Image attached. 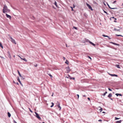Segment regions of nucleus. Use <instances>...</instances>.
I'll return each mask as SVG.
<instances>
[{"instance_id": "7ed1b4c3", "label": "nucleus", "mask_w": 123, "mask_h": 123, "mask_svg": "<svg viewBox=\"0 0 123 123\" xmlns=\"http://www.w3.org/2000/svg\"><path fill=\"white\" fill-rule=\"evenodd\" d=\"M10 39H11V41L14 43L15 44H16V43L15 41V40L13 39L11 37H10Z\"/></svg>"}, {"instance_id": "1a4fd4ad", "label": "nucleus", "mask_w": 123, "mask_h": 123, "mask_svg": "<svg viewBox=\"0 0 123 123\" xmlns=\"http://www.w3.org/2000/svg\"><path fill=\"white\" fill-rule=\"evenodd\" d=\"M6 15L7 18H9L10 19H11V17L10 16L8 15L7 13H6Z\"/></svg>"}, {"instance_id": "c756f323", "label": "nucleus", "mask_w": 123, "mask_h": 123, "mask_svg": "<svg viewBox=\"0 0 123 123\" xmlns=\"http://www.w3.org/2000/svg\"><path fill=\"white\" fill-rule=\"evenodd\" d=\"M116 36H121V37H123L121 35H117V34H116Z\"/></svg>"}, {"instance_id": "aec40b11", "label": "nucleus", "mask_w": 123, "mask_h": 123, "mask_svg": "<svg viewBox=\"0 0 123 123\" xmlns=\"http://www.w3.org/2000/svg\"><path fill=\"white\" fill-rule=\"evenodd\" d=\"M109 74L111 76H116V77H117V75H116V74Z\"/></svg>"}, {"instance_id": "49530a36", "label": "nucleus", "mask_w": 123, "mask_h": 123, "mask_svg": "<svg viewBox=\"0 0 123 123\" xmlns=\"http://www.w3.org/2000/svg\"><path fill=\"white\" fill-rule=\"evenodd\" d=\"M63 58L64 60H65V58L64 57H63Z\"/></svg>"}, {"instance_id": "dca6fc26", "label": "nucleus", "mask_w": 123, "mask_h": 123, "mask_svg": "<svg viewBox=\"0 0 123 123\" xmlns=\"http://www.w3.org/2000/svg\"><path fill=\"white\" fill-rule=\"evenodd\" d=\"M68 78L70 80L73 79L74 80L75 79V77H66Z\"/></svg>"}, {"instance_id": "cd10ccee", "label": "nucleus", "mask_w": 123, "mask_h": 123, "mask_svg": "<svg viewBox=\"0 0 123 123\" xmlns=\"http://www.w3.org/2000/svg\"><path fill=\"white\" fill-rule=\"evenodd\" d=\"M21 58L23 59V60H24L26 62L27 61V60L25 58H24V59H22Z\"/></svg>"}, {"instance_id": "09e8293b", "label": "nucleus", "mask_w": 123, "mask_h": 123, "mask_svg": "<svg viewBox=\"0 0 123 123\" xmlns=\"http://www.w3.org/2000/svg\"><path fill=\"white\" fill-rule=\"evenodd\" d=\"M54 93H53L51 95L52 96H53V95Z\"/></svg>"}, {"instance_id": "680f3d73", "label": "nucleus", "mask_w": 123, "mask_h": 123, "mask_svg": "<svg viewBox=\"0 0 123 123\" xmlns=\"http://www.w3.org/2000/svg\"><path fill=\"white\" fill-rule=\"evenodd\" d=\"M52 77H51V79H52Z\"/></svg>"}, {"instance_id": "e2e57ef3", "label": "nucleus", "mask_w": 123, "mask_h": 123, "mask_svg": "<svg viewBox=\"0 0 123 123\" xmlns=\"http://www.w3.org/2000/svg\"><path fill=\"white\" fill-rule=\"evenodd\" d=\"M15 111V112L16 113V112Z\"/></svg>"}, {"instance_id": "58836bf2", "label": "nucleus", "mask_w": 123, "mask_h": 123, "mask_svg": "<svg viewBox=\"0 0 123 123\" xmlns=\"http://www.w3.org/2000/svg\"><path fill=\"white\" fill-rule=\"evenodd\" d=\"M102 120L101 119H99L98 120V121L99 122H101Z\"/></svg>"}, {"instance_id": "13d9d810", "label": "nucleus", "mask_w": 123, "mask_h": 123, "mask_svg": "<svg viewBox=\"0 0 123 123\" xmlns=\"http://www.w3.org/2000/svg\"><path fill=\"white\" fill-rule=\"evenodd\" d=\"M109 39H110L111 38L109 37V38H108Z\"/></svg>"}, {"instance_id": "473e14b6", "label": "nucleus", "mask_w": 123, "mask_h": 123, "mask_svg": "<svg viewBox=\"0 0 123 123\" xmlns=\"http://www.w3.org/2000/svg\"><path fill=\"white\" fill-rule=\"evenodd\" d=\"M108 89L109 90V91H112V90L111 89H110L109 88H108Z\"/></svg>"}, {"instance_id": "6e6d98bb", "label": "nucleus", "mask_w": 123, "mask_h": 123, "mask_svg": "<svg viewBox=\"0 0 123 123\" xmlns=\"http://www.w3.org/2000/svg\"><path fill=\"white\" fill-rule=\"evenodd\" d=\"M71 7V9L73 8V7Z\"/></svg>"}, {"instance_id": "a18cd8bd", "label": "nucleus", "mask_w": 123, "mask_h": 123, "mask_svg": "<svg viewBox=\"0 0 123 123\" xmlns=\"http://www.w3.org/2000/svg\"><path fill=\"white\" fill-rule=\"evenodd\" d=\"M49 76L50 77H52V75L51 74H49Z\"/></svg>"}, {"instance_id": "f8f14e48", "label": "nucleus", "mask_w": 123, "mask_h": 123, "mask_svg": "<svg viewBox=\"0 0 123 123\" xmlns=\"http://www.w3.org/2000/svg\"><path fill=\"white\" fill-rule=\"evenodd\" d=\"M8 56L9 58H10V59H11V56L10 55V52H8Z\"/></svg>"}, {"instance_id": "6e6552de", "label": "nucleus", "mask_w": 123, "mask_h": 123, "mask_svg": "<svg viewBox=\"0 0 123 123\" xmlns=\"http://www.w3.org/2000/svg\"><path fill=\"white\" fill-rule=\"evenodd\" d=\"M81 83H83L84 82H88V80L86 81L85 80H81Z\"/></svg>"}, {"instance_id": "0eeeda50", "label": "nucleus", "mask_w": 123, "mask_h": 123, "mask_svg": "<svg viewBox=\"0 0 123 123\" xmlns=\"http://www.w3.org/2000/svg\"><path fill=\"white\" fill-rule=\"evenodd\" d=\"M57 102L58 103V105H57V107L59 108V110L60 111L61 109V107L60 106V103L58 102V101Z\"/></svg>"}, {"instance_id": "ddd939ff", "label": "nucleus", "mask_w": 123, "mask_h": 123, "mask_svg": "<svg viewBox=\"0 0 123 123\" xmlns=\"http://www.w3.org/2000/svg\"><path fill=\"white\" fill-rule=\"evenodd\" d=\"M13 83L15 84H16L17 85H19V83L17 82V81H16V82H15L14 80H13Z\"/></svg>"}, {"instance_id": "2f4dec72", "label": "nucleus", "mask_w": 123, "mask_h": 123, "mask_svg": "<svg viewBox=\"0 0 123 123\" xmlns=\"http://www.w3.org/2000/svg\"><path fill=\"white\" fill-rule=\"evenodd\" d=\"M76 95L77 96L78 99L79 98V94H77Z\"/></svg>"}, {"instance_id": "393cba45", "label": "nucleus", "mask_w": 123, "mask_h": 123, "mask_svg": "<svg viewBox=\"0 0 123 123\" xmlns=\"http://www.w3.org/2000/svg\"><path fill=\"white\" fill-rule=\"evenodd\" d=\"M116 66L118 68H120L119 65H116Z\"/></svg>"}, {"instance_id": "4be33fe9", "label": "nucleus", "mask_w": 123, "mask_h": 123, "mask_svg": "<svg viewBox=\"0 0 123 123\" xmlns=\"http://www.w3.org/2000/svg\"><path fill=\"white\" fill-rule=\"evenodd\" d=\"M99 108H100V109L99 110L100 112H101L103 110V109L100 107L99 106Z\"/></svg>"}, {"instance_id": "5701e85b", "label": "nucleus", "mask_w": 123, "mask_h": 123, "mask_svg": "<svg viewBox=\"0 0 123 123\" xmlns=\"http://www.w3.org/2000/svg\"><path fill=\"white\" fill-rule=\"evenodd\" d=\"M67 64H69V62L67 60H66V61L65 62Z\"/></svg>"}, {"instance_id": "9b49d317", "label": "nucleus", "mask_w": 123, "mask_h": 123, "mask_svg": "<svg viewBox=\"0 0 123 123\" xmlns=\"http://www.w3.org/2000/svg\"><path fill=\"white\" fill-rule=\"evenodd\" d=\"M115 95H116L117 96H122V94H119L118 93H116L115 94Z\"/></svg>"}, {"instance_id": "37998d69", "label": "nucleus", "mask_w": 123, "mask_h": 123, "mask_svg": "<svg viewBox=\"0 0 123 123\" xmlns=\"http://www.w3.org/2000/svg\"><path fill=\"white\" fill-rule=\"evenodd\" d=\"M86 96L85 95H84L83 96V97H85Z\"/></svg>"}, {"instance_id": "052dcab7", "label": "nucleus", "mask_w": 123, "mask_h": 123, "mask_svg": "<svg viewBox=\"0 0 123 123\" xmlns=\"http://www.w3.org/2000/svg\"><path fill=\"white\" fill-rule=\"evenodd\" d=\"M118 28H120L119 27H117Z\"/></svg>"}, {"instance_id": "423d86ee", "label": "nucleus", "mask_w": 123, "mask_h": 123, "mask_svg": "<svg viewBox=\"0 0 123 123\" xmlns=\"http://www.w3.org/2000/svg\"><path fill=\"white\" fill-rule=\"evenodd\" d=\"M17 80L18 81L19 83L20 84V85L22 86H23V85L21 83V81H20V80L19 77H18V78L17 79Z\"/></svg>"}, {"instance_id": "9d476101", "label": "nucleus", "mask_w": 123, "mask_h": 123, "mask_svg": "<svg viewBox=\"0 0 123 123\" xmlns=\"http://www.w3.org/2000/svg\"><path fill=\"white\" fill-rule=\"evenodd\" d=\"M112 96V95L111 93L109 94V95L107 97L109 98H110Z\"/></svg>"}, {"instance_id": "c03bdc74", "label": "nucleus", "mask_w": 123, "mask_h": 123, "mask_svg": "<svg viewBox=\"0 0 123 123\" xmlns=\"http://www.w3.org/2000/svg\"><path fill=\"white\" fill-rule=\"evenodd\" d=\"M116 2V0H115L114 2H113V3H115Z\"/></svg>"}, {"instance_id": "f03ea898", "label": "nucleus", "mask_w": 123, "mask_h": 123, "mask_svg": "<svg viewBox=\"0 0 123 123\" xmlns=\"http://www.w3.org/2000/svg\"><path fill=\"white\" fill-rule=\"evenodd\" d=\"M36 115V117L39 120H41V117H40L39 114L36 112H35Z\"/></svg>"}, {"instance_id": "72a5a7b5", "label": "nucleus", "mask_w": 123, "mask_h": 123, "mask_svg": "<svg viewBox=\"0 0 123 123\" xmlns=\"http://www.w3.org/2000/svg\"><path fill=\"white\" fill-rule=\"evenodd\" d=\"M13 122L14 123H17V122L14 120H13Z\"/></svg>"}, {"instance_id": "2eb2a0df", "label": "nucleus", "mask_w": 123, "mask_h": 123, "mask_svg": "<svg viewBox=\"0 0 123 123\" xmlns=\"http://www.w3.org/2000/svg\"><path fill=\"white\" fill-rule=\"evenodd\" d=\"M122 121L121 120L116 121L115 123H121Z\"/></svg>"}, {"instance_id": "603ef678", "label": "nucleus", "mask_w": 123, "mask_h": 123, "mask_svg": "<svg viewBox=\"0 0 123 123\" xmlns=\"http://www.w3.org/2000/svg\"><path fill=\"white\" fill-rule=\"evenodd\" d=\"M105 112L104 111H103L102 112L103 113H105Z\"/></svg>"}, {"instance_id": "c85d7f7f", "label": "nucleus", "mask_w": 123, "mask_h": 123, "mask_svg": "<svg viewBox=\"0 0 123 123\" xmlns=\"http://www.w3.org/2000/svg\"><path fill=\"white\" fill-rule=\"evenodd\" d=\"M54 4L57 7V3H56V2L55 1V3H54Z\"/></svg>"}, {"instance_id": "c9c22d12", "label": "nucleus", "mask_w": 123, "mask_h": 123, "mask_svg": "<svg viewBox=\"0 0 123 123\" xmlns=\"http://www.w3.org/2000/svg\"><path fill=\"white\" fill-rule=\"evenodd\" d=\"M104 11V12L105 13H106V14H107V12H106L105 11Z\"/></svg>"}, {"instance_id": "5fc2aeb1", "label": "nucleus", "mask_w": 123, "mask_h": 123, "mask_svg": "<svg viewBox=\"0 0 123 123\" xmlns=\"http://www.w3.org/2000/svg\"><path fill=\"white\" fill-rule=\"evenodd\" d=\"M72 11L73 10V8L72 9Z\"/></svg>"}, {"instance_id": "bb28decb", "label": "nucleus", "mask_w": 123, "mask_h": 123, "mask_svg": "<svg viewBox=\"0 0 123 123\" xmlns=\"http://www.w3.org/2000/svg\"><path fill=\"white\" fill-rule=\"evenodd\" d=\"M18 73L19 74V76H20V77H21V75L20 74V73H19V71L18 70Z\"/></svg>"}, {"instance_id": "f3484780", "label": "nucleus", "mask_w": 123, "mask_h": 123, "mask_svg": "<svg viewBox=\"0 0 123 123\" xmlns=\"http://www.w3.org/2000/svg\"><path fill=\"white\" fill-rule=\"evenodd\" d=\"M107 5L111 9H115L117 8H111L109 6V5L108 4H107Z\"/></svg>"}, {"instance_id": "864d4df0", "label": "nucleus", "mask_w": 123, "mask_h": 123, "mask_svg": "<svg viewBox=\"0 0 123 123\" xmlns=\"http://www.w3.org/2000/svg\"><path fill=\"white\" fill-rule=\"evenodd\" d=\"M122 6H123V4H122Z\"/></svg>"}, {"instance_id": "ea45409f", "label": "nucleus", "mask_w": 123, "mask_h": 123, "mask_svg": "<svg viewBox=\"0 0 123 123\" xmlns=\"http://www.w3.org/2000/svg\"><path fill=\"white\" fill-rule=\"evenodd\" d=\"M34 66L35 67H37V64H36V65H34Z\"/></svg>"}, {"instance_id": "3c124183", "label": "nucleus", "mask_w": 123, "mask_h": 123, "mask_svg": "<svg viewBox=\"0 0 123 123\" xmlns=\"http://www.w3.org/2000/svg\"><path fill=\"white\" fill-rule=\"evenodd\" d=\"M109 98L110 99H111V100H113L112 98Z\"/></svg>"}, {"instance_id": "79ce46f5", "label": "nucleus", "mask_w": 123, "mask_h": 123, "mask_svg": "<svg viewBox=\"0 0 123 123\" xmlns=\"http://www.w3.org/2000/svg\"><path fill=\"white\" fill-rule=\"evenodd\" d=\"M74 28L75 29H77V28L76 27H74Z\"/></svg>"}, {"instance_id": "8fccbe9b", "label": "nucleus", "mask_w": 123, "mask_h": 123, "mask_svg": "<svg viewBox=\"0 0 123 123\" xmlns=\"http://www.w3.org/2000/svg\"><path fill=\"white\" fill-rule=\"evenodd\" d=\"M106 94H107V91H106L105 92Z\"/></svg>"}, {"instance_id": "b1692460", "label": "nucleus", "mask_w": 123, "mask_h": 123, "mask_svg": "<svg viewBox=\"0 0 123 123\" xmlns=\"http://www.w3.org/2000/svg\"><path fill=\"white\" fill-rule=\"evenodd\" d=\"M103 36L104 37H107L108 38H109V36H107L105 35H103Z\"/></svg>"}, {"instance_id": "20e7f679", "label": "nucleus", "mask_w": 123, "mask_h": 123, "mask_svg": "<svg viewBox=\"0 0 123 123\" xmlns=\"http://www.w3.org/2000/svg\"><path fill=\"white\" fill-rule=\"evenodd\" d=\"M86 6L88 7L89 9H90L92 11L93 10V9H92V8L87 3H86Z\"/></svg>"}, {"instance_id": "a211bd4d", "label": "nucleus", "mask_w": 123, "mask_h": 123, "mask_svg": "<svg viewBox=\"0 0 123 123\" xmlns=\"http://www.w3.org/2000/svg\"><path fill=\"white\" fill-rule=\"evenodd\" d=\"M114 30L115 31H120V29H117L116 28H115L114 29Z\"/></svg>"}, {"instance_id": "4d7b16f0", "label": "nucleus", "mask_w": 123, "mask_h": 123, "mask_svg": "<svg viewBox=\"0 0 123 123\" xmlns=\"http://www.w3.org/2000/svg\"><path fill=\"white\" fill-rule=\"evenodd\" d=\"M66 46L67 47H68V46H67V45L66 44Z\"/></svg>"}, {"instance_id": "4468645a", "label": "nucleus", "mask_w": 123, "mask_h": 123, "mask_svg": "<svg viewBox=\"0 0 123 123\" xmlns=\"http://www.w3.org/2000/svg\"><path fill=\"white\" fill-rule=\"evenodd\" d=\"M7 114L8 117H10L11 116V114L9 112H7Z\"/></svg>"}, {"instance_id": "4c0bfd02", "label": "nucleus", "mask_w": 123, "mask_h": 123, "mask_svg": "<svg viewBox=\"0 0 123 123\" xmlns=\"http://www.w3.org/2000/svg\"><path fill=\"white\" fill-rule=\"evenodd\" d=\"M25 79V78L24 77H21V79L22 80H23Z\"/></svg>"}, {"instance_id": "de8ad7c7", "label": "nucleus", "mask_w": 123, "mask_h": 123, "mask_svg": "<svg viewBox=\"0 0 123 123\" xmlns=\"http://www.w3.org/2000/svg\"><path fill=\"white\" fill-rule=\"evenodd\" d=\"M73 7L74 8L75 6L74 5V4L73 5Z\"/></svg>"}, {"instance_id": "f704fd0d", "label": "nucleus", "mask_w": 123, "mask_h": 123, "mask_svg": "<svg viewBox=\"0 0 123 123\" xmlns=\"http://www.w3.org/2000/svg\"><path fill=\"white\" fill-rule=\"evenodd\" d=\"M87 98L89 101H90V98H89L88 97Z\"/></svg>"}, {"instance_id": "e433bc0d", "label": "nucleus", "mask_w": 123, "mask_h": 123, "mask_svg": "<svg viewBox=\"0 0 123 123\" xmlns=\"http://www.w3.org/2000/svg\"><path fill=\"white\" fill-rule=\"evenodd\" d=\"M106 94L105 93H104L103 94H102V95L104 96H105Z\"/></svg>"}, {"instance_id": "39448f33", "label": "nucleus", "mask_w": 123, "mask_h": 123, "mask_svg": "<svg viewBox=\"0 0 123 123\" xmlns=\"http://www.w3.org/2000/svg\"><path fill=\"white\" fill-rule=\"evenodd\" d=\"M66 70L67 71L68 73L70 71V68H69V66L66 68Z\"/></svg>"}, {"instance_id": "a19ab883", "label": "nucleus", "mask_w": 123, "mask_h": 123, "mask_svg": "<svg viewBox=\"0 0 123 123\" xmlns=\"http://www.w3.org/2000/svg\"><path fill=\"white\" fill-rule=\"evenodd\" d=\"M88 57L90 59H91V58L90 56H88Z\"/></svg>"}, {"instance_id": "412c9836", "label": "nucleus", "mask_w": 123, "mask_h": 123, "mask_svg": "<svg viewBox=\"0 0 123 123\" xmlns=\"http://www.w3.org/2000/svg\"><path fill=\"white\" fill-rule=\"evenodd\" d=\"M51 104L52 105L50 106V107L52 108L54 106V104L53 102H51Z\"/></svg>"}, {"instance_id": "7c9ffc66", "label": "nucleus", "mask_w": 123, "mask_h": 123, "mask_svg": "<svg viewBox=\"0 0 123 123\" xmlns=\"http://www.w3.org/2000/svg\"><path fill=\"white\" fill-rule=\"evenodd\" d=\"M29 110H30V112L32 113L33 112L30 109V108H29Z\"/></svg>"}, {"instance_id": "a878e982", "label": "nucleus", "mask_w": 123, "mask_h": 123, "mask_svg": "<svg viewBox=\"0 0 123 123\" xmlns=\"http://www.w3.org/2000/svg\"><path fill=\"white\" fill-rule=\"evenodd\" d=\"M120 118H117L116 117H115V120H117L119 119Z\"/></svg>"}, {"instance_id": "f257e3e1", "label": "nucleus", "mask_w": 123, "mask_h": 123, "mask_svg": "<svg viewBox=\"0 0 123 123\" xmlns=\"http://www.w3.org/2000/svg\"><path fill=\"white\" fill-rule=\"evenodd\" d=\"M10 10L8 9L7 6L6 5H4L3 8V13L9 12H10Z\"/></svg>"}, {"instance_id": "6ab92c4d", "label": "nucleus", "mask_w": 123, "mask_h": 123, "mask_svg": "<svg viewBox=\"0 0 123 123\" xmlns=\"http://www.w3.org/2000/svg\"><path fill=\"white\" fill-rule=\"evenodd\" d=\"M89 42L91 44H92V45H93L94 46H95V45L93 43H92V42H91L90 41H89Z\"/></svg>"}, {"instance_id": "bf43d9fd", "label": "nucleus", "mask_w": 123, "mask_h": 123, "mask_svg": "<svg viewBox=\"0 0 123 123\" xmlns=\"http://www.w3.org/2000/svg\"><path fill=\"white\" fill-rule=\"evenodd\" d=\"M114 44H115V45H117V44H116V43H114Z\"/></svg>"}]
</instances>
